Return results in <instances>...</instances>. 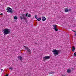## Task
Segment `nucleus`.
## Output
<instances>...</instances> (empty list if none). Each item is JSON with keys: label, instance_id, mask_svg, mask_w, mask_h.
<instances>
[{"label": "nucleus", "instance_id": "nucleus-2", "mask_svg": "<svg viewBox=\"0 0 76 76\" xmlns=\"http://www.w3.org/2000/svg\"><path fill=\"white\" fill-rule=\"evenodd\" d=\"M53 50V54L55 56H58L59 54L58 53L60 52V50H57V49Z\"/></svg>", "mask_w": 76, "mask_h": 76}, {"label": "nucleus", "instance_id": "nucleus-1", "mask_svg": "<svg viewBox=\"0 0 76 76\" xmlns=\"http://www.w3.org/2000/svg\"><path fill=\"white\" fill-rule=\"evenodd\" d=\"M4 35H8V34H9L10 33V30L8 29L7 28L4 29L3 30Z\"/></svg>", "mask_w": 76, "mask_h": 76}, {"label": "nucleus", "instance_id": "nucleus-22", "mask_svg": "<svg viewBox=\"0 0 76 76\" xmlns=\"http://www.w3.org/2000/svg\"><path fill=\"white\" fill-rule=\"evenodd\" d=\"M72 31H73V32H76L75 31H74L73 30H72Z\"/></svg>", "mask_w": 76, "mask_h": 76}, {"label": "nucleus", "instance_id": "nucleus-26", "mask_svg": "<svg viewBox=\"0 0 76 76\" xmlns=\"http://www.w3.org/2000/svg\"><path fill=\"white\" fill-rule=\"evenodd\" d=\"M75 36H76V33H75Z\"/></svg>", "mask_w": 76, "mask_h": 76}, {"label": "nucleus", "instance_id": "nucleus-17", "mask_svg": "<svg viewBox=\"0 0 76 76\" xmlns=\"http://www.w3.org/2000/svg\"><path fill=\"white\" fill-rule=\"evenodd\" d=\"M17 17L16 16H15L14 17V19H17Z\"/></svg>", "mask_w": 76, "mask_h": 76}, {"label": "nucleus", "instance_id": "nucleus-27", "mask_svg": "<svg viewBox=\"0 0 76 76\" xmlns=\"http://www.w3.org/2000/svg\"><path fill=\"white\" fill-rule=\"evenodd\" d=\"M1 72H3V69L1 70Z\"/></svg>", "mask_w": 76, "mask_h": 76}, {"label": "nucleus", "instance_id": "nucleus-21", "mask_svg": "<svg viewBox=\"0 0 76 76\" xmlns=\"http://www.w3.org/2000/svg\"><path fill=\"white\" fill-rule=\"evenodd\" d=\"M10 70H13V68H12V67H11L10 68Z\"/></svg>", "mask_w": 76, "mask_h": 76}, {"label": "nucleus", "instance_id": "nucleus-16", "mask_svg": "<svg viewBox=\"0 0 76 76\" xmlns=\"http://www.w3.org/2000/svg\"><path fill=\"white\" fill-rule=\"evenodd\" d=\"M53 73H54V72H49V74H53Z\"/></svg>", "mask_w": 76, "mask_h": 76}, {"label": "nucleus", "instance_id": "nucleus-9", "mask_svg": "<svg viewBox=\"0 0 76 76\" xmlns=\"http://www.w3.org/2000/svg\"><path fill=\"white\" fill-rule=\"evenodd\" d=\"M69 12V9L68 8H66L65 9V12L67 13Z\"/></svg>", "mask_w": 76, "mask_h": 76}, {"label": "nucleus", "instance_id": "nucleus-18", "mask_svg": "<svg viewBox=\"0 0 76 76\" xmlns=\"http://www.w3.org/2000/svg\"><path fill=\"white\" fill-rule=\"evenodd\" d=\"M28 13H26L25 15V16L26 17H27V16H28Z\"/></svg>", "mask_w": 76, "mask_h": 76}, {"label": "nucleus", "instance_id": "nucleus-14", "mask_svg": "<svg viewBox=\"0 0 76 76\" xmlns=\"http://www.w3.org/2000/svg\"><path fill=\"white\" fill-rule=\"evenodd\" d=\"M35 18L36 19H37L38 18V16H37V15H35Z\"/></svg>", "mask_w": 76, "mask_h": 76}, {"label": "nucleus", "instance_id": "nucleus-8", "mask_svg": "<svg viewBox=\"0 0 76 76\" xmlns=\"http://www.w3.org/2000/svg\"><path fill=\"white\" fill-rule=\"evenodd\" d=\"M42 19L43 21H45L46 20V18L44 17H43L42 18Z\"/></svg>", "mask_w": 76, "mask_h": 76}, {"label": "nucleus", "instance_id": "nucleus-13", "mask_svg": "<svg viewBox=\"0 0 76 76\" xmlns=\"http://www.w3.org/2000/svg\"><path fill=\"white\" fill-rule=\"evenodd\" d=\"M67 72L68 73H70V72H71V70L70 69H68L67 70Z\"/></svg>", "mask_w": 76, "mask_h": 76}, {"label": "nucleus", "instance_id": "nucleus-7", "mask_svg": "<svg viewBox=\"0 0 76 76\" xmlns=\"http://www.w3.org/2000/svg\"><path fill=\"white\" fill-rule=\"evenodd\" d=\"M50 56H47L43 57V60H45V59H50Z\"/></svg>", "mask_w": 76, "mask_h": 76}, {"label": "nucleus", "instance_id": "nucleus-23", "mask_svg": "<svg viewBox=\"0 0 76 76\" xmlns=\"http://www.w3.org/2000/svg\"><path fill=\"white\" fill-rule=\"evenodd\" d=\"M3 15V13H1V14H0V15Z\"/></svg>", "mask_w": 76, "mask_h": 76}, {"label": "nucleus", "instance_id": "nucleus-12", "mask_svg": "<svg viewBox=\"0 0 76 76\" xmlns=\"http://www.w3.org/2000/svg\"><path fill=\"white\" fill-rule=\"evenodd\" d=\"M75 46H73L72 48V51H75Z\"/></svg>", "mask_w": 76, "mask_h": 76}, {"label": "nucleus", "instance_id": "nucleus-6", "mask_svg": "<svg viewBox=\"0 0 76 76\" xmlns=\"http://www.w3.org/2000/svg\"><path fill=\"white\" fill-rule=\"evenodd\" d=\"M22 16H23V18L21 16L20 17V19H21V20H22L23 19H24V20L26 19V18L25 17V14H23L22 15Z\"/></svg>", "mask_w": 76, "mask_h": 76}, {"label": "nucleus", "instance_id": "nucleus-25", "mask_svg": "<svg viewBox=\"0 0 76 76\" xmlns=\"http://www.w3.org/2000/svg\"><path fill=\"white\" fill-rule=\"evenodd\" d=\"M9 76V75L7 74V75H6V76Z\"/></svg>", "mask_w": 76, "mask_h": 76}, {"label": "nucleus", "instance_id": "nucleus-4", "mask_svg": "<svg viewBox=\"0 0 76 76\" xmlns=\"http://www.w3.org/2000/svg\"><path fill=\"white\" fill-rule=\"evenodd\" d=\"M26 51H27L28 53H29V54H31V50L30 49L28 48H26L25 49Z\"/></svg>", "mask_w": 76, "mask_h": 76}, {"label": "nucleus", "instance_id": "nucleus-15", "mask_svg": "<svg viewBox=\"0 0 76 76\" xmlns=\"http://www.w3.org/2000/svg\"><path fill=\"white\" fill-rule=\"evenodd\" d=\"M70 11V12H71V11H72V9L70 8H69L68 9V11Z\"/></svg>", "mask_w": 76, "mask_h": 76}, {"label": "nucleus", "instance_id": "nucleus-19", "mask_svg": "<svg viewBox=\"0 0 76 76\" xmlns=\"http://www.w3.org/2000/svg\"><path fill=\"white\" fill-rule=\"evenodd\" d=\"M31 14H29V15L28 16V17H31Z\"/></svg>", "mask_w": 76, "mask_h": 76}, {"label": "nucleus", "instance_id": "nucleus-10", "mask_svg": "<svg viewBox=\"0 0 76 76\" xmlns=\"http://www.w3.org/2000/svg\"><path fill=\"white\" fill-rule=\"evenodd\" d=\"M18 58L20 60H22V57L20 56L18 57Z\"/></svg>", "mask_w": 76, "mask_h": 76}, {"label": "nucleus", "instance_id": "nucleus-5", "mask_svg": "<svg viewBox=\"0 0 76 76\" xmlns=\"http://www.w3.org/2000/svg\"><path fill=\"white\" fill-rule=\"evenodd\" d=\"M53 29L55 31L57 32L58 31V29L57 28V26L56 25H53Z\"/></svg>", "mask_w": 76, "mask_h": 76}, {"label": "nucleus", "instance_id": "nucleus-11", "mask_svg": "<svg viewBox=\"0 0 76 76\" xmlns=\"http://www.w3.org/2000/svg\"><path fill=\"white\" fill-rule=\"evenodd\" d=\"M41 18H38L37 19V20L39 21V22L41 21Z\"/></svg>", "mask_w": 76, "mask_h": 76}, {"label": "nucleus", "instance_id": "nucleus-3", "mask_svg": "<svg viewBox=\"0 0 76 76\" xmlns=\"http://www.w3.org/2000/svg\"><path fill=\"white\" fill-rule=\"evenodd\" d=\"M7 11L8 13H13V12L12 11V8L10 7H7Z\"/></svg>", "mask_w": 76, "mask_h": 76}, {"label": "nucleus", "instance_id": "nucleus-24", "mask_svg": "<svg viewBox=\"0 0 76 76\" xmlns=\"http://www.w3.org/2000/svg\"><path fill=\"white\" fill-rule=\"evenodd\" d=\"M24 47H25V48H27V47H26V46H24Z\"/></svg>", "mask_w": 76, "mask_h": 76}, {"label": "nucleus", "instance_id": "nucleus-20", "mask_svg": "<svg viewBox=\"0 0 76 76\" xmlns=\"http://www.w3.org/2000/svg\"><path fill=\"white\" fill-rule=\"evenodd\" d=\"M74 56H76V52H75L74 53Z\"/></svg>", "mask_w": 76, "mask_h": 76}]
</instances>
